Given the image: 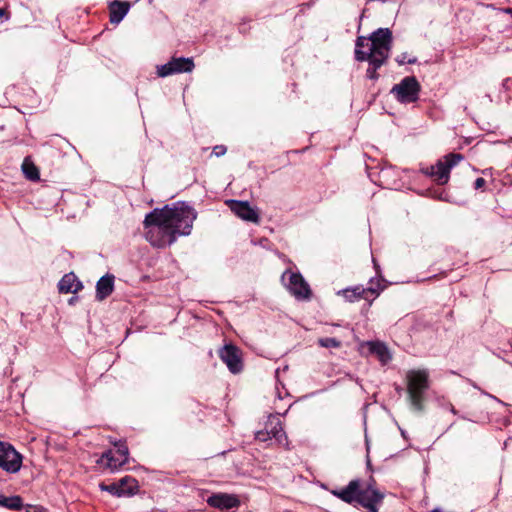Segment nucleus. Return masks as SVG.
I'll use <instances>...</instances> for the list:
<instances>
[{
  "instance_id": "nucleus-2",
  "label": "nucleus",
  "mask_w": 512,
  "mask_h": 512,
  "mask_svg": "<svg viewBox=\"0 0 512 512\" xmlns=\"http://www.w3.org/2000/svg\"><path fill=\"white\" fill-rule=\"evenodd\" d=\"M392 39V32L389 28H379L368 38L359 36L356 39L355 49H364V52L388 60L392 48Z\"/></svg>"
},
{
  "instance_id": "nucleus-7",
  "label": "nucleus",
  "mask_w": 512,
  "mask_h": 512,
  "mask_svg": "<svg viewBox=\"0 0 512 512\" xmlns=\"http://www.w3.org/2000/svg\"><path fill=\"white\" fill-rule=\"evenodd\" d=\"M23 456L8 442L0 441V468L15 474L22 467Z\"/></svg>"
},
{
  "instance_id": "nucleus-26",
  "label": "nucleus",
  "mask_w": 512,
  "mask_h": 512,
  "mask_svg": "<svg viewBox=\"0 0 512 512\" xmlns=\"http://www.w3.org/2000/svg\"><path fill=\"white\" fill-rule=\"evenodd\" d=\"M318 344L324 348H339L341 346V342L332 337L320 338Z\"/></svg>"
},
{
  "instance_id": "nucleus-10",
  "label": "nucleus",
  "mask_w": 512,
  "mask_h": 512,
  "mask_svg": "<svg viewBox=\"0 0 512 512\" xmlns=\"http://www.w3.org/2000/svg\"><path fill=\"white\" fill-rule=\"evenodd\" d=\"M226 203L229 206L230 210L243 221L259 224V210L256 207L251 206L248 201L231 199L228 200Z\"/></svg>"
},
{
  "instance_id": "nucleus-34",
  "label": "nucleus",
  "mask_w": 512,
  "mask_h": 512,
  "mask_svg": "<svg viewBox=\"0 0 512 512\" xmlns=\"http://www.w3.org/2000/svg\"><path fill=\"white\" fill-rule=\"evenodd\" d=\"M489 396H490V397H492V398H493V399H495V400H498V399L496 398V396H492V395H489Z\"/></svg>"
},
{
  "instance_id": "nucleus-22",
  "label": "nucleus",
  "mask_w": 512,
  "mask_h": 512,
  "mask_svg": "<svg viewBox=\"0 0 512 512\" xmlns=\"http://www.w3.org/2000/svg\"><path fill=\"white\" fill-rule=\"evenodd\" d=\"M339 294H342L343 297L349 302H354V301L362 299V298L367 299V296L365 295L364 287H362L360 285L343 289L339 292Z\"/></svg>"
},
{
  "instance_id": "nucleus-11",
  "label": "nucleus",
  "mask_w": 512,
  "mask_h": 512,
  "mask_svg": "<svg viewBox=\"0 0 512 512\" xmlns=\"http://www.w3.org/2000/svg\"><path fill=\"white\" fill-rule=\"evenodd\" d=\"M218 354L231 373L237 374L242 371L243 363L241 351L238 347L233 344H226L219 349Z\"/></svg>"
},
{
  "instance_id": "nucleus-17",
  "label": "nucleus",
  "mask_w": 512,
  "mask_h": 512,
  "mask_svg": "<svg viewBox=\"0 0 512 512\" xmlns=\"http://www.w3.org/2000/svg\"><path fill=\"white\" fill-rule=\"evenodd\" d=\"M129 9V2L113 1L109 6L110 22L112 24H119L127 15Z\"/></svg>"
},
{
  "instance_id": "nucleus-31",
  "label": "nucleus",
  "mask_w": 512,
  "mask_h": 512,
  "mask_svg": "<svg viewBox=\"0 0 512 512\" xmlns=\"http://www.w3.org/2000/svg\"><path fill=\"white\" fill-rule=\"evenodd\" d=\"M485 185V180L483 178H477L474 182L475 189H481Z\"/></svg>"
},
{
  "instance_id": "nucleus-6",
  "label": "nucleus",
  "mask_w": 512,
  "mask_h": 512,
  "mask_svg": "<svg viewBox=\"0 0 512 512\" xmlns=\"http://www.w3.org/2000/svg\"><path fill=\"white\" fill-rule=\"evenodd\" d=\"M280 412L276 414H270L264 431H258L255 434L256 440L260 442H266L274 439L277 444L288 448V437L283 430L282 422L279 419Z\"/></svg>"
},
{
  "instance_id": "nucleus-14",
  "label": "nucleus",
  "mask_w": 512,
  "mask_h": 512,
  "mask_svg": "<svg viewBox=\"0 0 512 512\" xmlns=\"http://www.w3.org/2000/svg\"><path fill=\"white\" fill-rule=\"evenodd\" d=\"M355 59L359 62L368 61L369 66L366 70V76L370 80H377L379 78V74L377 70L381 68L387 61V59H382L380 57L371 55V53L364 52V49H355L354 51Z\"/></svg>"
},
{
  "instance_id": "nucleus-12",
  "label": "nucleus",
  "mask_w": 512,
  "mask_h": 512,
  "mask_svg": "<svg viewBox=\"0 0 512 512\" xmlns=\"http://www.w3.org/2000/svg\"><path fill=\"white\" fill-rule=\"evenodd\" d=\"M99 487L102 491H107L117 497L134 495L138 488L137 481L130 476L123 477L119 482L109 485L101 483Z\"/></svg>"
},
{
  "instance_id": "nucleus-3",
  "label": "nucleus",
  "mask_w": 512,
  "mask_h": 512,
  "mask_svg": "<svg viewBox=\"0 0 512 512\" xmlns=\"http://www.w3.org/2000/svg\"><path fill=\"white\" fill-rule=\"evenodd\" d=\"M408 398L412 408L423 411L424 394L429 388V373L425 369L409 370L406 373Z\"/></svg>"
},
{
  "instance_id": "nucleus-25",
  "label": "nucleus",
  "mask_w": 512,
  "mask_h": 512,
  "mask_svg": "<svg viewBox=\"0 0 512 512\" xmlns=\"http://www.w3.org/2000/svg\"><path fill=\"white\" fill-rule=\"evenodd\" d=\"M383 279H374L371 278L369 281V286L367 288H364L365 295L367 298L369 295H372L374 298L377 297L381 291L385 288V286L382 284Z\"/></svg>"
},
{
  "instance_id": "nucleus-23",
  "label": "nucleus",
  "mask_w": 512,
  "mask_h": 512,
  "mask_svg": "<svg viewBox=\"0 0 512 512\" xmlns=\"http://www.w3.org/2000/svg\"><path fill=\"white\" fill-rule=\"evenodd\" d=\"M0 506L9 510H21L23 507V499L19 495L6 497L0 494Z\"/></svg>"
},
{
  "instance_id": "nucleus-13",
  "label": "nucleus",
  "mask_w": 512,
  "mask_h": 512,
  "mask_svg": "<svg viewBox=\"0 0 512 512\" xmlns=\"http://www.w3.org/2000/svg\"><path fill=\"white\" fill-rule=\"evenodd\" d=\"M384 494L368 485L365 489L359 487L358 498L356 503L367 509L368 512H378L377 505L382 502Z\"/></svg>"
},
{
  "instance_id": "nucleus-30",
  "label": "nucleus",
  "mask_w": 512,
  "mask_h": 512,
  "mask_svg": "<svg viewBox=\"0 0 512 512\" xmlns=\"http://www.w3.org/2000/svg\"><path fill=\"white\" fill-rule=\"evenodd\" d=\"M227 149L224 145H216L213 148V154L217 157L223 156L226 153Z\"/></svg>"
},
{
  "instance_id": "nucleus-1",
  "label": "nucleus",
  "mask_w": 512,
  "mask_h": 512,
  "mask_svg": "<svg viewBox=\"0 0 512 512\" xmlns=\"http://www.w3.org/2000/svg\"><path fill=\"white\" fill-rule=\"evenodd\" d=\"M196 218L195 209L181 201L155 208L143 221L145 238L157 248L170 246L178 237L191 234Z\"/></svg>"
},
{
  "instance_id": "nucleus-9",
  "label": "nucleus",
  "mask_w": 512,
  "mask_h": 512,
  "mask_svg": "<svg viewBox=\"0 0 512 512\" xmlns=\"http://www.w3.org/2000/svg\"><path fill=\"white\" fill-rule=\"evenodd\" d=\"M194 67L195 65L192 58H172L169 62L157 66V75L159 77H167L179 73H188L191 72Z\"/></svg>"
},
{
  "instance_id": "nucleus-16",
  "label": "nucleus",
  "mask_w": 512,
  "mask_h": 512,
  "mask_svg": "<svg viewBox=\"0 0 512 512\" xmlns=\"http://www.w3.org/2000/svg\"><path fill=\"white\" fill-rule=\"evenodd\" d=\"M207 503L219 509H231L239 505V500L234 495L218 493L207 499Z\"/></svg>"
},
{
  "instance_id": "nucleus-32",
  "label": "nucleus",
  "mask_w": 512,
  "mask_h": 512,
  "mask_svg": "<svg viewBox=\"0 0 512 512\" xmlns=\"http://www.w3.org/2000/svg\"><path fill=\"white\" fill-rule=\"evenodd\" d=\"M449 410L451 413H453L454 415H457L458 414V411L455 409V407L452 405V404H449Z\"/></svg>"
},
{
  "instance_id": "nucleus-19",
  "label": "nucleus",
  "mask_w": 512,
  "mask_h": 512,
  "mask_svg": "<svg viewBox=\"0 0 512 512\" xmlns=\"http://www.w3.org/2000/svg\"><path fill=\"white\" fill-rule=\"evenodd\" d=\"M60 293H76L82 289V283L77 279L74 273L65 274L58 283Z\"/></svg>"
},
{
  "instance_id": "nucleus-15",
  "label": "nucleus",
  "mask_w": 512,
  "mask_h": 512,
  "mask_svg": "<svg viewBox=\"0 0 512 512\" xmlns=\"http://www.w3.org/2000/svg\"><path fill=\"white\" fill-rule=\"evenodd\" d=\"M359 487H360V480L354 479V480H351L347 486H345L341 489L330 490V493L345 503L353 504V503H356V501H357Z\"/></svg>"
},
{
  "instance_id": "nucleus-5",
  "label": "nucleus",
  "mask_w": 512,
  "mask_h": 512,
  "mask_svg": "<svg viewBox=\"0 0 512 512\" xmlns=\"http://www.w3.org/2000/svg\"><path fill=\"white\" fill-rule=\"evenodd\" d=\"M420 83L414 76L404 77L391 89V94L402 104L414 103L419 99Z\"/></svg>"
},
{
  "instance_id": "nucleus-35",
  "label": "nucleus",
  "mask_w": 512,
  "mask_h": 512,
  "mask_svg": "<svg viewBox=\"0 0 512 512\" xmlns=\"http://www.w3.org/2000/svg\"><path fill=\"white\" fill-rule=\"evenodd\" d=\"M509 142L512 143V139Z\"/></svg>"
},
{
  "instance_id": "nucleus-33",
  "label": "nucleus",
  "mask_w": 512,
  "mask_h": 512,
  "mask_svg": "<svg viewBox=\"0 0 512 512\" xmlns=\"http://www.w3.org/2000/svg\"><path fill=\"white\" fill-rule=\"evenodd\" d=\"M509 169H510L509 176H510L511 181H512V162H511V165H510V168H509Z\"/></svg>"
},
{
  "instance_id": "nucleus-21",
  "label": "nucleus",
  "mask_w": 512,
  "mask_h": 512,
  "mask_svg": "<svg viewBox=\"0 0 512 512\" xmlns=\"http://www.w3.org/2000/svg\"><path fill=\"white\" fill-rule=\"evenodd\" d=\"M126 462L127 461H121V456H118L113 450H109L103 453L100 459L97 461L98 464L109 468L111 471L119 469Z\"/></svg>"
},
{
  "instance_id": "nucleus-27",
  "label": "nucleus",
  "mask_w": 512,
  "mask_h": 512,
  "mask_svg": "<svg viewBox=\"0 0 512 512\" xmlns=\"http://www.w3.org/2000/svg\"><path fill=\"white\" fill-rule=\"evenodd\" d=\"M395 60L399 65H404L405 63L415 64L417 62L416 57H408V54L406 52L398 55Z\"/></svg>"
},
{
  "instance_id": "nucleus-8",
  "label": "nucleus",
  "mask_w": 512,
  "mask_h": 512,
  "mask_svg": "<svg viewBox=\"0 0 512 512\" xmlns=\"http://www.w3.org/2000/svg\"><path fill=\"white\" fill-rule=\"evenodd\" d=\"M281 280L287 290L297 299H308L310 296V288L300 273L286 270Z\"/></svg>"
},
{
  "instance_id": "nucleus-18",
  "label": "nucleus",
  "mask_w": 512,
  "mask_h": 512,
  "mask_svg": "<svg viewBox=\"0 0 512 512\" xmlns=\"http://www.w3.org/2000/svg\"><path fill=\"white\" fill-rule=\"evenodd\" d=\"M114 289V276L106 274L102 276L96 284V298L97 300H104L107 298Z\"/></svg>"
},
{
  "instance_id": "nucleus-36",
  "label": "nucleus",
  "mask_w": 512,
  "mask_h": 512,
  "mask_svg": "<svg viewBox=\"0 0 512 512\" xmlns=\"http://www.w3.org/2000/svg\"><path fill=\"white\" fill-rule=\"evenodd\" d=\"M433 512H437L436 510H434Z\"/></svg>"
},
{
  "instance_id": "nucleus-29",
  "label": "nucleus",
  "mask_w": 512,
  "mask_h": 512,
  "mask_svg": "<svg viewBox=\"0 0 512 512\" xmlns=\"http://www.w3.org/2000/svg\"><path fill=\"white\" fill-rule=\"evenodd\" d=\"M118 456H121V461H128V448L125 445H119L116 450H114Z\"/></svg>"
},
{
  "instance_id": "nucleus-28",
  "label": "nucleus",
  "mask_w": 512,
  "mask_h": 512,
  "mask_svg": "<svg viewBox=\"0 0 512 512\" xmlns=\"http://www.w3.org/2000/svg\"><path fill=\"white\" fill-rule=\"evenodd\" d=\"M21 510H23V512H48L44 507H42L40 505H31V504H27V505L23 504V507Z\"/></svg>"
},
{
  "instance_id": "nucleus-4",
  "label": "nucleus",
  "mask_w": 512,
  "mask_h": 512,
  "mask_svg": "<svg viewBox=\"0 0 512 512\" xmlns=\"http://www.w3.org/2000/svg\"><path fill=\"white\" fill-rule=\"evenodd\" d=\"M463 160L459 153H451L439 159L435 165L421 168V172L434 179L438 184L444 185L448 182L451 169Z\"/></svg>"
},
{
  "instance_id": "nucleus-24",
  "label": "nucleus",
  "mask_w": 512,
  "mask_h": 512,
  "mask_svg": "<svg viewBox=\"0 0 512 512\" xmlns=\"http://www.w3.org/2000/svg\"><path fill=\"white\" fill-rule=\"evenodd\" d=\"M22 171L25 177L31 181H36L40 178L39 170L28 158H25L22 163Z\"/></svg>"
},
{
  "instance_id": "nucleus-20",
  "label": "nucleus",
  "mask_w": 512,
  "mask_h": 512,
  "mask_svg": "<svg viewBox=\"0 0 512 512\" xmlns=\"http://www.w3.org/2000/svg\"><path fill=\"white\" fill-rule=\"evenodd\" d=\"M367 345L369 347V351L377 356L382 365H386L391 361L392 355L384 343L379 341H370Z\"/></svg>"
}]
</instances>
